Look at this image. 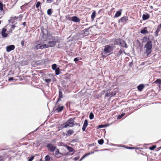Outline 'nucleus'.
I'll return each mask as SVG.
<instances>
[{"label": "nucleus", "instance_id": "46", "mask_svg": "<svg viewBox=\"0 0 161 161\" xmlns=\"http://www.w3.org/2000/svg\"><path fill=\"white\" fill-rule=\"evenodd\" d=\"M79 59L77 58H75L74 59V61L75 62H77L79 60Z\"/></svg>", "mask_w": 161, "mask_h": 161}, {"label": "nucleus", "instance_id": "32", "mask_svg": "<svg viewBox=\"0 0 161 161\" xmlns=\"http://www.w3.org/2000/svg\"><path fill=\"white\" fill-rule=\"evenodd\" d=\"M55 74L56 75L59 74V68L56 69L55 70Z\"/></svg>", "mask_w": 161, "mask_h": 161}, {"label": "nucleus", "instance_id": "9", "mask_svg": "<svg viewBox=\"0 0 161 161\" xmlns=\"http://www.w3.org/2000/svg\"><path fill=\"white\" fill-rule=\"evenodd\" d=\"M56 107H58L57 108L55 109V110H56L57 112H58V113H59L62 111L63 110L64 108L63 106H61V107H60L59 104L58 103V105H57V104H56Z\"/></svg>", "mask_w": 161, "mask_h": 161}, {"label": "nucleus", "instance_id": "40", "mask_svg": "<svg viewBox=\"0 0 161 161\" xmlns=\"http://www.w3.org/2000/svg\"><path fill=\"white\" fill-rule=\"evenodd\" d=\"M54 0H46V1L48 3H50L53 2Z\"/></svg>", "mask_w": 161, "mask_h": 161}, {"label": "nucleus", "instance_id": "43", "mask_svg": "<svg viewBox=\"0 0 161 161\" xmlns=\"http://www.w3.org/2000/svg\"><path fill=\"white\" fill-rule=\"evenodd\" d=\"M104 127V126L103 125H99L98 126V128H102L103 127Z\"/></svg>", "mask_w": 161, "mask_h": 161}, {"label": "nucleus", "instance_id": "24", "mask_svg": "<svg viewBox=\"0 0 161 161\" xmlns=\"http://www.w3.org/2000/svg\"><path fill=\"white\" fill-rule=\"evenodd\" d=\"M41 5H42L41 3L39 2H37L36 5V8H38L39 7V6H41ZM38 11H39V9H38Z\"/></svg>", "mask_w": 161, "mask_h": 161}, {"label": "nucleus", "instance_id": "50", "mask_svg": "<svg viewBox=\"0 0 161 161\" xmlns=\"http://www.w3.org/2000/svg\"><path fill=\"white\" fill-rule=\"evenodd\" d=\"M23 25L24 26H25V25H26V23L25 22H24L23 23Z\"/></svg>", "mask_w": 161, "mask_h": 161}, {"label": "nucleus", "instance_id": "20", "mask_svg": "<svg viewBox=\"0 0 161 161\" xmlns=\"http://www.w3.org/2000/svg\"><path fill=\"white\" fill-rule=\"evenodd\" d=\"M120 43L122 47H127L126 44L124 41L123 40L120 41Z\"/></svg>", "mask_w": 161, "mask_h": 161}, {"label": "nucleus", "instance_id": "15", "mask_svg": "<svg viewBox=\"0 0 161 161\" xmlns=\"http://www.w3.org/2000/svg\"><path fill=\"white\" fill-rule=\"evenodd\" d=\"M128 20V18L126 16H124L121 18L119 20V22H126L127 20Z\"/></svg>", "mask_w": 161, "mask_h": 161}, {"label": "nucleus", "instance_id": "52", "mask_svg": "<svg viewBox=\"0 0 161 161\" xmlns=\"http://www.w3.org/2000/svg\"><path fill=\"white\" fill-rule=\"evenodd\" d=\"M66 133H64V132H63V135H64V136H66Z\"/></svg>", "mask_w": 161, "mask_h": 161}, {"label": "nucleus", "instance_id": "8", "mask_svg": "<svg viewBox=\"0 0 161 161\" xmlns=\"http://www.w3.org/2000/svg\"><path fill=\"white\" fill-rule=\"evenodd\" d=\"M15 47V46L13 45L8 46L6 47V51L7 52H9L10 51L14 50Z\"/></svg>", "mask_w": 161, "mask_h": 161}, {"label": "nucleus", "instance_id": "57", "mask_svg": "<svg viewBox=\"0 0 161 161\" xmlns=\"http://www.w3.org/2000/svg\"><path fill=\"white\" fill-rule=\"evenodd\" d=\"M40 161H42V159H41L40 160Z\"/></svg>", "mask_w": 161, "mask_h": 161}, {"label": "nucleus", "instance_id": "31", "mask_svg": "<svg viewBox=\"0 0 161 161\" xmlns=\"http://www.w3.org/2000/svg\"><path fill=\"white\" fill-rule=\"evenodd\" d=\"M45 161H49L50 159V156L47 155L45 158Z\"/></svg>", "mask_w": 161, "mask_h": 161}, {"label": "nucleus", "instance_id": "55", "mask_svg": "<svg viewBox=\"0 0 161 161\" xmlns=\"http://www.w3.org/2000/svg\"><path fill=\"white\" fill-rule=\"evenodd\" d=\"M14 18H16V19H17V18H16V17H14Z\"/></svg>", "mask_w": 161, "mask_h": 161}, {"label": "nucleus", "instance_id": "27", "mask_svg": "<svg viewBox=\"0 0 161 161\" xmlns=\"http://www.w3.org/2000/svg\"><path fill=\"white\" fill-rule=\"evenodd\" d=\"M98 144H99L100 145H102L103 144L104 142V140L103 139H101L98 141Z\"/></svg>", "mask_w": 161, "mask_h": 161}, {"label": "nucleus", "instance_id": "23", "mask_svg": "<svg viewBox=\"0 0 161 161\" xmlns=\"http://www.w3.org/2000/svg\"><path fill=\"white\" fill-rule=\"evenodd\" d=\"M121 14V11H117L115 14V17H118Z\"/></svg>", "mask_w": 161, "mask_h": 161}, {"label": "nucleus", "instance_id": "36", "mask_svg": "<svg viewBox=\"0 0 161 161\" xmlns=\"http://www.w3.org/2000/svg\"><path fill=\"white\" fill-rule=\"evenodd\" d=\"M3 4L2 2L0 3V10L1 11H3Z\"/></svg>", "mask_w": 161, "mask_h": 161}, {"label": "nucleus", "instance_id": "22", "mask_svg": "<svg viewBox=\"0 0 161 161\" xmlns=\"http://www.w3.org/2000/svg\"><path fill=\"white\" fill-rule=\"evenodd\" d=\"M66 147L67 149L69 151V152H73L74 151V149L71 147L67 145Z\"/></svg>", "mask_w": 161, "mask_h": 161}, {"label": "nucleus", "instance_id": "39", "mask_svg": "<svg viewBox=\"0 0 161 161\" xmlns=\"http://www.w3.org/2000/svg\"><path fill=\"white\" fill-rule=\"evenodd\" d=\"M111 95V93L110 92L107 93L105 94V97H109Z\"/></svg>", "mask_w": 161, "mask_h": 161}, {"label": "nucleus", "instance_id": "51", "mask_svg": "<svg viewBox=\"0 0 161 161\" xmlns=\"http://www.w3.org/2000/svg\"><path fill=\"white\" fill-rule=\"evenodd\" d=\"M27 4H28V3H26L25 4H24L21 7H23V6H25L26 5H27Z\"/></svg>", "mask_w": 161, "mask_h": 161}, {"label": "nucleus", "instance_id": "4", "mask_svg": "<svg viewBox=\"0 0 161 161\" xmlns=\"http://www.w3.org/2000/svg\"><path fill=\"white\" fill-rule=\"evenodd\" d=\"M113 50V47L109 45L105 46L103 49V51L106 53H110Z\"/></svg>", "mask_w": 161, "mask_h": 161}, {"label": "nucleus", "instance_id": "14", "mask_svg": "<svg viewBox=\"0 0 161 161\" xmlns=\"http://www.w3.org/2000/svg\"><path fill=\"white\" fill-rule=\"evenodd\" d=\"M145 87L144 85L143 84H141L137 86V88L138 91L141 92Z\"/></svg>", "mask_w": 161, "mask_h": 161}, {"label": "nucleus", "instance_id": "54", "mask_svg": "<svg viewBox=\"0 0 161 161\" xmlns=\"http://www.w3.org/2000/svg\"><path fill=\"white\" fill-rule=\"evenodd\" d=\"M0 161H3V160L2 159H0Z\"/></svg>", "mask_w": 161, "mask_h": 161}, {"label": "nucleus", "instance_id": "12", "mask_svg": "<svg viewBox=\"0 0 161 161\" xmlns=\"http://www.w3.org/2000/svg\"><path fill=\"white\" fill-rule=\"evenodd\" d=\"M74 131L73 130L70 129L67 131L66 133V136H69L73 134Z\"/></svg>", "mask_w": 161, "mask_h": 161}, {"label": "nucleus", "instance_id": "13", "mask_svg": "<svg viewBox=\"0 0 161 161\" xmlns=\"http://www.w3.org/2000/svg\"><path fill=\"white\" fill-rule=\"evenodd\" d=\"M161 29V24L158 26L156 31L155 32V35L156 36H158V33L160 31Z\"/></svg>", "mask_w": 161, "mask_h": 161}, {"label": "nucleus", "instance_id": "44", "mask_svg": "<svg viewBox=\"0 0 161 161\" xmlns=\"http://www.w3.org/2000/svg\"><path fill=\"white\" fill-rule=\"evenodd\" d=\"M13 29L11 28L9 29V31H8L9 33H11L12 32Z\"/></svg>", "mask_w": 161, "mask_h": 161}, {"label": "nucleus", "instance_id": "17", "mask_svg": "<svg viewBox=\"0 0 161 161\" xmlns=\"http://www.w3.org/2000/svg\"><path fill=\"white\" fill-rule=\"evenodd\" d=\"M150 17V15L148 14H143L142 15V19L144 20H146L148 19Z\"/></svg>", "mask_w": 161, "mask_h": 161}, {"label": "nucleus", "instance_id": "21", "mask_svg": "<svg viewBox=\"0 0 161 161\" xmlns=\"http://www.w3.org/2000/svg\"><path fill=\"white\" fill-rule=\"evenodd\" d=\"M93 153H94L93 152H92L91 153H87L86 154L84 155L82 157V158H81L80 159V160H82L83 159H84L85 157H86L87 156H88V155H89L91 154H93Z\"/></svg>", "mask_w": 161, "mask_h": 161}, {"label": "nucleus", "instance_id": "16", "mask_svg": "<svg viewBox=\"0 0 161 161\" xmlns=\"http://www.w3.org/2000/svg\"><path fill=\"white\" fill-rule=\"evenodd\" d=\"M63 97L62 93L61 91H59V97L57 102V105H58V103L60 100L61 98Z\"/></svg>", "mask_w": 161, "mask_h": 161}, {"label": "nucleus", "instance_id": "18", "mask_svg": "<svg viewBox=\"0 0 161 161\" xmlns=\"http://www.w3.org/2000/svg\"><path fill=\"white\" fill-rule=\"evenodd\" d=\"M140 32L142 34H145L148 33V31L147 30V28L145 27L143 30L141 31Z\"/></svg>", "mask_w": 161, "mask_h": 161}, {"label": "nucleus", "instance_id": "3", "mask_svg": "<svg viewBox=\"0 0 161 161\" xmlns=\"http://www.w3.org/2000/svg\"><path fill=\"white\" fill-rule=\"evenodd\" d=\"M74 118H70L66 123L62 124L61 126H63V128L73 127L74 125Z\"/></svg>", "mask_w": 161, "mask_h": 161}, {"label": "nucleus", "instance_id": "34", "mask_svg": "<svg viewBox=\"0 0 161 161\" xmlns=\"http://www.w3.org/2000/svg\"><path fill=\"white\" fill-rule=\"evenodd\" d=\"M45 81L47 83H49L51 81V79H45Z\"/></svg>", "mask_w": 161, "mask_h": 161}, {"label": "nucleus", "instance_id": "37", "mask_svg": "<svg viewBox=\"0 0 161 161\" xmlns=\"http://www.w3.org/2000/svg\"><path fill=\"white\" fill-rule=\"evenodd\" d=\"M94 117V115L92 113H91L90 114L89 118L91 119H92Z\"/></svg>", "mask_w": 161, "mask_h": 161}, {"label": "nucleus", "instance_id": "53", "mask_svg": "<svg viewBox=\"0 0 161 161\" xmlns=\"http://www.w3.org/2000/svg\"><path fill=\"white\" fill-rule=\"evenodd\" d=\"M150 8H153V6H150Z\"/></svg>", "mask_w": 161, "mask_h": 161}, {"label": "nucleus", "instance_id": "19", "mask_svg": "<svg viewBox=\"0 0 161 161\" xmlns=\"http://www.w3.org/2000/svg\"><path fill=\"white\" fill-rule=\"evenodd\" d=\"M123 52L125 53H126L125 51L122 49H120L117 54L116 56L118 57H119L120 55H122Z\"/></svg>", "mask_w": 161, "mask_h": 161}, {"label": "nucleus", "instance_id": "48", "mask_svg": "<svg viewBox=\"0 0 161 161\" xmlns=\"http://www.w3.org/2000/svg\"><path fill=\"white\" fill-rule=\"evenodd\" d=\"M126 148L127 149H134V147H126Z\"/></svg>", "mask_w": 161, "mask_h": 161}, {"label": "nucleus", "instance_id": "28", "mask_svg": "<svg viewBox=\"0 0 161 161\" xmlns=\"http://www.w3.org/2000/svg\"><path fill=\"white\" fill-rule=\"evenodd\" d=\"M66 18L68 20L72 21V17H71L69 15L66 16Z\"/></svg>", "mask_w": 161, "mask_h": 161}, {"label": "nucleus", "instance_id": "35", "mask_svg": "<svg viewBox=\"0 0 161 161\" xmlns=\"http://www.w3.org/2000/svg\"><path fill=\"white\" fill-rule=\"evenodd\" d=\"M57 65L55 64H53L52 66V68L53 70H55L56 69Z\"/></svg>", "mask_w": 161, "mask_h": 161}, {"label": "nucleus", "instance_id": "5", "mask_svg": "<svg viewBox=\"0 0 161 161\" xmlns=\"http://www.w3.org/2000/svg\"><path fill=\"white\" fill-rule=\"evenodd\" d=\"M47 147L48 150L51 152H54L56 148V146H55L54 145L51 143L48 144L47 146Z\"/></svg>", "mask_w": 161, "mask_h": 161}, {"label": "nucleus", "instance_id": "49", "mask_svg": "<svg viewBox=\"0 0 161 161\" xmlns=\"http://www.w3.org/2000/svg\"><path fill=\"white\" fill-rule=\"evenodd\" d=\"M13 80V77H11V78H10L9 79V80Z\"/></svg>", "mask_w": 161, "mask_h": 161}, {"label": "nucleus", "instance_id": "42", "mask_svg": "<svg viewBox=\"0 0 161 161\" xmlns=\"http://www.w3.org/2000/svg\"><path fill=\"white\" fill-rule=\"evenodd\" d=\"M80 158L79 156H78L77 157H76L74 158V159L75 160H78Z\"/></svg>", "mask_w": 161, "mask_h": 161}, {"label": "nucleus", "instance_id": "30", "mask_svg": "<svg viewBox=\"0 0 161 161\" xmlns=\"http://www.w3.org/2000/svg\"><path fill=\"white\" fill-rule=\"evenodd\" d=\"M125 115V113L122 114L120 115H119L118 116L117 119H119L121 118L123 116H124Z\"/></svg>", "mask_w": 161, "mask_h": 161}, {"label": "nucleus", "instance_id": "1", "mask_svg": "<svg viewBox=\"0 0 161 161\" xmlns=\"http://www.w3.org/2000/svg\"><path fill=\"white\" fill-rule=\"evenodd\" d=\"M42 38L44 39L43 42H40L39 40L36 42L37 45L35 46V49L38 50L46 48L54 47L56 45V42L55 41V37L52 35L44 34Z\"/></svg>", "mask_w": 161, "mask_h": 161}, {"label": "nucleus", "instance_id": "2", "mask_svg": "<svg viewBox=\"0 0 161 161\" xmlns=\"http://www.w3.org/2000/svg\"><path fill=\"white\" fill-rule=\"evenodd\" d=\"M146 50L144 53V55H146V58L148 57V55L152 52V42L151 41H148L144 46Z\"/></svg>", "mask_w": 161, "mask_h": 161}, {"label": "nucleus", "instance_id": "56", "mask_svg": "<svg viewBox=\"0 0 161 161\" xmlns=\"http://www.w3.org/2000/svg\"><path fill=\"white\" fill-rule=\"evenodd\" d=\"M1 21L0 20V24H1Z\"/></svg>", "mask_w": 161, "mask_h": 161}, {"label": "nucleus", "instance_id": "26", "mask_svg": "<svg viewBox=\"0 0 161 161\" xmlns=\"http://www.w3.org/2000/svg\"><path fill=\"white\" fill-rule=\"evenodd\" d=\"M154 83L160 84H161V79L156 80L154 82Z\"/></svg>", "mask_w": 161, "mask_h": 161}, {"label": "nucleus", "instance_id": "7", "mask_svg": "<svg viewBox=\"0 0 161 161\" xmlns=\"http://www.w3.org/2000/svg\"><path fill=\"white\" fill-rule=\"evenodd\" d=\"M7 30L5 27L3 28L1 34L3 37H6L8 36V34L6 33Z\"/></svg>", "mask_w": 161, "mask_h": 161}, {"label": "nucleus", "instance_id": "29", "mask_svg": "<svg viewBox=\"0 0 161 161\" xmlns=\"http://www.w3.org/2000/svg\"><path fill=\"white\" fill-rule=\"evenodd\" d=\"M47 13L48 15H51L52 14V9H49L47 10Z\"/></svg>", "mask_w": 161, "mask_h": 161}, {"label": "nucleus", "instance_id": "41", "mask_svg": "<svg viewBox=\"0 0 161 161\" xmlns=\"http://www.w3.org/2000/svg\"><path fill=\"white\" fill-rule=\"evenodd\" d=\"M34 158V156H31L29 159L28 161H32L33 159Z\"/></svg>", "mask_w": 161, "mask_h": 161}, {"label": "nucleus", "instance_id": "47", "mask_svg": "<svg viewBox=\"0 0 161 161\" xmlns=\"http://www.w3.org/2000/svg\"><path fill=\"white\" fill-rule=\"evenodd\" d=\"M15 27V26L14 25H13L11 26V28H12L13 30L14 29Z\"/></svg>", "mask_w": 161, "mask_h": 161}, {"label": "nucleus", "instance_id": "33", "mask_svg": "<svg viewBox=\"0 0 161 161\" xmlns=\"http://www.w3.org/2000/svg\"><path fill=\"white\" fill-rule=\"evenodd\" d=\"M156 147V145H153L152 147H149V148L151 150H154Z\"/></svg>", "mask_w": 161, "mask_h": 161}, {"label": "nucleus", "instance_id": "45", "mask_svg": "<svg viewBox=\"0 0 161 161\" xmlns=\"http://www.w3.org/2000/svg\"><path fill=\"white\" fill-rule=\"evenodd\" d=\"M143 40L144 41H147V37L146 36H144L143 38Z\"/></svg>", "mask_w": 161, "mask_h": 161}, {"label": "nucleus", "instance_id": "38", "mask_svg": "<svg viewBox=\"0 0 161 161\" xmlns=\"http://www.w3.org/2000/svg\"><path fill=\"white\" fill-rule=\"evenodd\" d=\"M25 40L24 39L22 40L21 42V44L22 47H23L24 45Z\"/></svg>", "mask_w": 161, "mask_h": 161}, {"label": "nucleus", "instance_id": "25", "mask_svg": "<svg viewBox=\"0 0 161 161\" xmlns=\"http://www.w3.org/2000/svg\"><path fill=\"white\" fill-rule=\"evenodd\" d=\"M96 13L95 11L93 12L91 15V18L92 20H93L96 16Z\"/></svg>", "mask_w": 161, "mask_h": 161}, {"label": "nucleus", "instance_id": "11", "mask_svg": "<svg viewBox=\"0 0 161 161\" xmlns=\"http://www.w3.org/2000/svg\"><path fill=\"white\" fill-rule=\"evenodd\" d=\"M88 125V121L87 119H85L83 124V126L82 128V130L83 131L85 130L86 129Z\"/></svg>", "mask_w": 161, "mask_h": 161}, {"label": "nucleus", "instance_id": "6", "mask_svg": "<svg viewBox=\"0 0 161 161\" xmlns=\"http://www.w3.org/2000/svg\"><path fill=\"white\" fill-rule=\"evenodd\" d=\"M64 155V154L63 153H61L59 152V151L58 149H56L55 153V156L56 157L59 158Z\"/></svg>", "mask_w": 161, "mask_h": 161}, {"label": "nucleus", "instance_id": "10", "mask_svg": "<svg viewBox=\"0 0 161 161\" xmlns=\"http://www.w3.org/2000/svg\"><path fill=\"white\" fill-rule=\"evenodd\" d=\"M80 20V19L76 16H74L72 17V21L75 22H79Z\"/></svg>", "mask_w": 161, "mask_h": 161}]
</instances>
